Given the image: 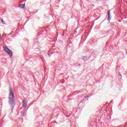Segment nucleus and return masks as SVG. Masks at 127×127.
Wrapping results in <instances>:
<instances>
[{"label": "nucleus", "instance_id": "nucleus-10", "mask_svg": "<svg viewBox=\"0 0 127 127\" xmlns=\"http://www.w3.org/2000/svg\"><path fill=\"white\" fill-rule=\"evenodd\" d=\"M1 21H2V22H3V20L2 19V20H1Z\"/></svg>", "mask_w": 127, "mask_h": 127}, {"label": "nucleus", "instance_id": "nucleus-11", "mask_svg": "<svg viewBox=\"0 0 127 127\" xmlns=\"http://www.w3.org/2000/svg\"><path fill=\"white\" fill-rule=\"evenodd\" d=\"M78 66H81V65H80V64H78Z\"/></svg>", "mask_w": 127, "mask_h": 127}, {"label": "nucleus", "instance_id": "nucleus-7", "mask_svg": "<svg viewBox=\"0 0 127 127\" xmlns=\"http://www.w3.org/2000/svg\"><path fill=\"white\" fill-rule=\"evenodd\" d=\"M82 60L84 61H87V57L86 56H84L82 58Z\"/></svg>", "mask_w": 127, "mask_h": 127}, {"label": "nucleus", "instance_id": "nucleus-14", "mask_svg": "<svg viewBox=\"0 0 127 127\" xmlns=\"http://www.w3.org/2000/svg\"><path fill=\"white\" fill-rule=\"evenodd\" d=\"M48 55H49V53H48Z\"/></svg>", "mask_w": 127, "mask_h": 127}, {"label": "nucleus", "instance_id": "nucleus-8", "mask_svg": "<svg viewBox=\"0 0 127 127\" xmlns=\"http://www.w3.org/2000/svg\"><path fill=\"white\" fill-rule=\"evenodd\" d=\"M0 40H1V34H0Z\"/></svg>", "mask_w": 127, "mask_h": 127}, {"label": "nucleus", "instance_id": "nucleus-6", "mask_svg": "<svg viewBox=\"0 0 127 127\" xmlns=\"http://www.w3.org/2000/svg\"><path fill=\"white\" fill-rule=\"evenodd\" d=\"M21 8H24L25 7V4H22L20 5Z\"/></svg>", "mask_w": 127, "mask_h": 127}, {"label": "nucleus", "instance_id": "nucleus-3", "mask_svg": "<svg viewBox=\"0 0 127 127\" xmlns=\"http://www.w3.org/2000/svg\"><path fill=\"white\" fill-rule=\"evenodd\" d=\"M22 103H23V105H22L23 108L25 109V108H26L27 106V101H26V100L24 99V100L22 101Z\"/></svg>", "mask_w": 127, "mask_h": 127}, {"label": "nucleus", "instance_id": "nucleus-2", "mask_svg": "<svg viewBox=\"0 0 127 127\" xmlns=\"http://www.w3.org/2000/svg\"><path fill=\"white\" fill-rule=\"evenodd\" d=\"M4 51H5V52H6L7 53H8V55H9V56H10V57H12V51H11V50H9V49H8V48H7V47L4 48Z\"/></svg>", "mask_w": 127, "mask_h": 127}, {"label": "nucleus", "instance_id": "nucleus-13", "mask_svg": "<svg viewBox=\"0 0 127 127\" xmlns=\"http://www.w3.org/2000/svg\"><path fill=\"white\" fill-rule=\"evenodd\" d=\"M11 34H9L8 35H10Z\"/></svg>", "mask_w": 127, "mask_h": 127}, {"label": "nucleus", "instance_id": "nucleus-12", "mask_svg": "<svg viewBox=\"0 0 127 127\" xmlns=\"http://www.w3.org/2000/svg\"><path fill=\"white\" fill-rule=\"evenodd\" d=\"M111 103H113V101H111V102H110V104H111Z\"/></svg>", "mask_w": 127, "mask_h": 127}, {"label": "nucleus", "instance_id": "nucleus-1", "mask_svg": "<svg viewBox=\"0 0 127 127\" xmlns=\"http://www.w3.org/2000/svg\"><path fill=\"white\" fill-rule=\"evenodd\" d=\"M8 104L12 107V112L13 111V108L15 106V103L14 102V94L12 93V89L10 88L9 95L8 97Z\"/></svg>", "mask_w": 127, "mask_h": 127}, {"label": "nucleus", "instance_id": "nucleus-4", "mask_svg": "<svg viewBox=\"0 0 127 127\" xmlns=\"http://www.w3.org/2000/svg\"><path fill=\"white\" fill-rule=\"evenodd\" d=\"M110 11H109V12H108V18L107 19V20H108L109 21H110L111 20V17H110Z\"/></svg>", "mask_w": 127, "mask_h": 127}, {"label": "nucleus", "instance_id": "nucleus-5", "mask_svg": "<svg viewBox=\"0 0 127 127\" xmlns=\"http://www.w3.org/2000/svg\"><path fill=\"white\" fill-rule=\"evenodd\" d=\"M21 114L22 117H24V116H25V112H24V110H23V111L21 112Z\"/></svg>", "mask_w": 127, "mask_h": 127}, {"label": "nucleus", "instance_id": "nucleus-9", "mask_svg": "<svg viewBox=\"0 0 127 127\" xmlns=\"http://www.w3.org/2000/svg\"><path fill=\"white\" fill-rule=\"evenodd\" d=\"M119 22H122V20H119Z\"/></svg>", "mask_w": 127, "mask_h": 127}, {"label": "nucleus", "instance_id": "nucleus-15", "mask_svg": "<svg viewBox=\"0 0 127 127\" xmlns=\"http://www.w3.org/2000/svg\"><path fill=\"white\" fill-rule=\"evenodd\" d=\"M126 54H127V52H126Z\"/></svg>", "mask_w": 127, "mask_h": 127}]
</instances>
